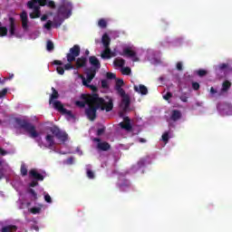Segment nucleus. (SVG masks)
<instances>
[{
	"label": "nucleus",
	"instance_id": "nucleus-5",
	"mask_svg": "<svg viewBox=\"0 0 232 232\" xmlns=\"http://www.w3.org/2000/svg\"><path fill=\"white\" fill-rule=\"evenodd\" d=\"M89 63L92 68H91L89 72H87V79L85 80L86 84L92 82V81L95 79L97 70H101V62L96 58V56H90Z\"/></svg>",
	"mask_w": 232,
	"mask_h": 232
},
{
	"label": "nucleus",
	"instance_id": "nucleus-55",
	"mask_svg": "<svg viewBox=\"0 0 232 232\" xmlns=\"http://www.w3.org/2000/svg\"><path fill=\"white\" fill-rule=\"evenodd\" d=\"M76 106H79L80 108H84V106H86V102L77 101Z\"/></svg>",
	"mask_w": 232,
	"mask_h": 232
},
{
	"label": "nucleus",
	"instance_id": "nucleus-38",
	"mask_svg": "<svg viewBox=\"0 0 232 232\" xmlns=\"http://www.w3.org/2000/svg\"><path fill=\"white\" fill-rule=\"evenodd\" d=\"M122 75H130L131 73V69L130 67H124L121 69Z\"/></svg>",
	"mask_w": 232,
	"mask_h": 232
},
{
	"label": "nucleus",
	"instance_id": "nucleus-28",
	"mask_svg": "<svg viewBox=\"0 0 232 232\" xmlns=\"http://www.w3.org/2000/svg\"><path fill=\"white\" fill-rule=\"evenodd\" d=\"M113 64H114V66H116L118 68H122L124 66V64H126V60H124L122 58H116L113 61Z\"/></svg>",
	"mask_w": 232,
	"mask_h": 232
},
{
	"label": "nucleus",
	"instance_id": "nucleus-62",
	"mask_svg": "<svg viewBox=\"0 0 232 232\" xmlns=\"http://www.w3.org/2000/svg\"><path fill=\"white\" fill-rule=\"evenodd\" d=\"M11 79H14V74H11L9 77H7V78H4V81H5V82H6V81H8V80H11Z\"/></svg>",
	"mask_w": 232,
	"mask_h": 232
},
{
	"label": "nucleus",
	"instance_id": "nucleus-22",
	"mask_svg": "<svg viewBox=\"0 0 232 232\" xmlns=\"http://www.w3.org/2000/svg\"><path fill=\"white\" fill-rule=\"evenodd\" d=\"M45 140L48 143L49 150H52V148H53V146H55V140L53 138V135L47 134L45 137Z\"/></svg>",
	"mask_w": 232,
	"mask_h": 232
},
{
	"label": "nucleus",
	"instance_id": "nucleus-54",
	"mask_svg": "<svg viewBox=\"0 0 232 232\" xmlns=\"http://www.w3.org/2000/svg\"><path fill=\"white\" fill-rule=\"evenodd\" d=\"M6 93H8V89H3L2 91H0V99H3V97H5Z\"/></svg>",
	"mask_w": 232,
	"mask_h": 232
},
{
	"label": "nucleus",
	"instance_id": "nucleus-33",
	"mask_svg": "<svg viewBox=\"0 0 232 232\" xmlns=\"http://www.w3.org/2000/svg\"><path fill=\"white\" fill-rule=\"evenodd\" d=\"M86 175L88 177V179H95V172H93L92 169H87L86 170Z\"/></svg>",
	"mask_w": 232,
	"mask_h": 232
},
{
	"label": "nucleus",
	"instance_id": "nucleus-61",
	"mask_svg": "<svg viewBox=\"0 0 232 232\" xmlns=\"http://www.w3.org/2000/svg\"><path fill=\"white\" fill-rule=\"evenodd\" d=\"M110 55H111V57H117V53L111 50Z\"/></svg>",
	"mask_w": 232,
	"mask_h": 232
},
{
	"label": "nucleus",
	"instance_id": "nucleus-14",
	"mask_svg": "<svg viewBox=\"0 0 232 232\" xmlns=\"http://www.w3.org/2000/svg\"><path fill=\"white\" fill-rule=\"evenodd\" d=\"M120 191H128L131 188V183L128 179H122L118 183Z\"/></svg>",
	"mask_w": 232,
	"mask_h": 232
},
{
	"label": "nucleus",
	"instance_id": "nucleus-25",
	"mask_svg": "<svg viewBox=\"0 0 232 232\" xmlns=\"http://www.w3.org/2000/svg\"><path fill=\"white\" fill-rule=\"evenodd\" d=\"M227 70H231V65H229V63H219L216 67V72H226Z\"/></svg>",
	"mask_w": 232,
	"mask_h": 232
},
{
	"label": "nucleus",
	"instance_id": "nucleus-41",
	"mask_svg": "<svg viewBox=\"0 0 232 232\" xmlns=\"http://www.w3.org/2000/svg\"><path fill=\"white\" fill-rule=\"evenodd\" d=\"M188 93L187 92H183L182 94H181V96L179 97V99H180V101L182 102H188Z\"/></svg>",
	"mask_w": 232,
	"mask_h": 232
},
{
	"label": "nucleus",
	"instance_id": "nucleus-20",
	"mask_svg": "<svg viewBox=\"0 0 232 232\" xmlns=\"http://www.w3.org/2000/svg\"><path fill=\"white\" fill-rule=\"evenodd\" d=\"M134 92L140 93L141 95H148V87L145 85L140 84L139 86H134Z\"/></svg>",
	"mask_w": 232,
	"mask_h": 232
},
{
	"label": "nucleus",
	"instance_id": "nucleus-44",
	"mask_svg": "<svg viewBox=\"0 0 232 232\" xmlns=\"http://www.w3.org/2000/svg\"><path fill=\"white\" fill-rule=\"evenodd\" d=\"M20 17H21V21H28V14H26L25 11H24L21 14Z\"/></svg>",
	"mask_w": 232,
	"mask_h": 232
},
{
	"label": "nucleus",
	"instance_id": "nucleus-40",
	"mask_svg": "<svg viewBox=\"0 0 232 232\" xmlns=\"http://www.w3.org/2000/svg\"><path fill=\"white\" fill-rule=\"evenodd\" d=\"M52 26L53 27V22L48 20L47 23L44 25L46 30H52Z\"/></svg>",
	"mask_w": 232,
	"mask_h": 232
},
{
	"label": "nucleus",
	"instance_id": "nucleus-52",
	"mask_svg": "<svg viewBox=\"0 0 232 232\" xmlns=\"http://www.w3.org/2000/svg\"><path fill=\"white\" fill-rule=\"evenodd\" d=\"M44 200H45V202H47L48 204H52V197H50V194H45V195H44Z\"/></svg>",
	"mask_w": 232,
	"mask_h": 232
},
{
	"label": "nucleus",
	"instance_id": "nucleus-9",
	"mask_svg": "<svg viewBox=\"0 0 232 232\" xmlns=\"http://www.w3.org/2000/svg\"><path fill=\"white\" fill-rule=\"evenodd\" d=\"M50 131L56 137V139H58V140H61L62 142H66V140H68V134L65 131L61 130L59 127L53 126L50 128Z\"/></svg>",
	"mask_w": 232,
	"mask_h": 232
},
{
	"label": "nucleus",
	"instance_id": "nucleus-47",
	"mask_svg": "<svg viewBox=\"0 0 232 232\" xmlns=\"http://www.w3.org/2000/svg\"><path fill=\"white\" fill-rule=\"evenodd\" d=\"M116 77H117V75H115V73H113V72H107L106 73V78L107 79L111 80V79H116Z\"/></svg>",
	"mask_w": 232,
	"mask_h": 232
},
{
	"label": "nucleus",
	"instance_id": "nucleus-27",
	"mask_svg": "<svg viewBox=\"0 0 232 232\" xmlns=\"http://www.w3.org/2000/svg\"><path fill=\"white\" fill-rule=\"evenodd\" d=\"M9 23H10V34L11 35H15V19L14 17L9 18Z\"/></svg>",
	"mask_w": 232,
	"mask_h": 232
},
{
	"label": "nucleus",
	"instance_id": "nucleus-12",
	"mask_svg": "<svg viewBox=\"0 0 232 232\" xmlns=\"http://www.w3.org/2000/svg\"><path fill=\"white\" fill-rule=\"evenodd\" d=\"M124 122H120V127L121 130H125L126 131H131L133 130V126H131V120L129 117L123 118Z\"/></svg>",
	"mask_w": 232,
	"mask_h": 232
},
{
	"label": "nucleus",
	"instance_id": "nucleus-13",
	"mask_svg": "<svg viewBox=\"0 0 232 232\" xmlns=\"http://www.w3.org/2000/svg\"><path fill=\"white\" fill-rule=\"evenodd\" d=\"M88 63V58L85 56H81L76 59V70H81V68L86 67V64Z\"/></svg>",
	"mask_w": 232,
	"mask_h": 232
},
{
	"label": "nucleus",
	"instance_id": "nucleus-1",
	"mask_svg": "<svg viewBox=\"0 0 232 232\" xmlns=\"http://www.w3.org/2000/svg\"><path fill=\"white\" fill-rule=\"evenodd\" d=\"M82 99L85 101L89 108L85 110V115L89 121H95L97 119V110L101 109V104H104V98L99 97V94H82Z\"/></svg>",
	"mask_w": 232,
	"mask_h": 232
},
{
	"label": "nucleus",
	"instance_id": "nucleus-42",
	"mask_svg": "<svg viewBox=\"0 0 232 232\" xmlns=\"http://www.w3.org/2000/svg\"><path fill=\"white\" fill-rule=\"evenodd\" d=\"M105 131H106V127H102V128L97 130L96 135L98 137H101V135H102Z\"/></svg>",
	"mask_w": 232,
	"mask_h": 232
},
{
	"label": "nucleus",
	"instance_id": "nucleus-6",
	"mask_svg": "<svg viewBox=\"0 0 232 232\" xmlns=\"http://www.w3.org/2000/svg\"><path fill=\"white\" fill-rule=\"evenodd\" d=\"M72 10H73V5L72 2L62 0V5L58 6L57 14L65 19H68L72 15Z\"/></svg>",
	"mask_w": 232,
	"mask_h": 232
},
{
	"label": "nucleus",
	"instance_id": "nucleus-60",
	"mask_svg": "<svg viewBox=\"0 0 232 232\" xmlns=\"http://www.w3.org/2000/svg\"><path fill=\"white\" fill-rule=\"evenodd\" d=\"M7 151L5 150V149H0V155H2L3 157H5V155H7Z\"/></svg>",
	"mask_w": 232,
	"mask_h": 232
},
{
	"label": "nucleus",
	"instance_id": "nucleus-32",
	"mask_svg": "<svg viewBox=\"0 0 232 232\" xmlns=\"http://www.w3.org/2000/svg\"><path fill=\"white\" fill-rule=\"evenodd\" d=\"M8 35V29L5 26L0 27V37Z\"/></svg>",
	"mask_w": 232,
	"mask_h": 232
},
{
	"label": "nucleus",
	"instance_id": "nucleus-11",
	"mask_svg": "<svg viewBox=\"0 0 232 232\" xmlns=\"http://www.w3.org/2000/svg\"><path fill=\"white\" fill-rule=\"evenodd\" d=\"M121 55H122L123 57H130L133 63L139 62V57H137V52L131 50V47L124 48Z\"/></svg>",
	"mask_w": 232,
	"mask_h": 232
},
{
	"label": "nucleus",
	"instance_id": "nucleus-63",
	"mask_svg": "<svg viewBox=\"0 0 232 232\" xmlns=\"http://www.w3.org/2000/svg\"><path fill=\"white\" fill-rule=\"evenodd\" d=\"M48 19V15L46 14H44L42 17H41V21H46Z\"/></svg>",
	"mask_w": 232,
	"mask_h": 232
},
{
	"label": "nucleus",
	"instance_id": "nucleus-21",
	"mask_svg": "<svg viewBox=\"0 0 232 232\" xmlns=\"http://www.w3.org/2000/svg\"><path fill=\"white\" fill-rule=\"evenodd\" d=\"M110 53H111V49L110 47H104V50L101 53L102 59L104 61L111 59Z\"/></svg>",
	"mask_w": 232,
	"mask_h": 232
},
{
	"label": "nucleus",
	"instance_id": "nucleus-10",
	"mask_svg": "<svg viewBox=\"0 0 232 232\" xmlns=\"http://www.w3.org/2000/svg\"><path fill=\"white\" fill-rule=\"evenodd\" d=\"M79 55H81V47L75 44L70 49V53L66 55L67 63H73Z\"/></svg>",
	"mask_w": 232,
	"mask_h": 232
},
{
	"label": "nucleus",
	"instance_id": "nucleus-29",
	"mask_svg": "<svg viewBox=\"0 0 232 232\" xmlns=\"http://www.w3.org/2000/svg\"><path fill=\"white\" fill-rule=\"evenodd\" d=\"M81 77H82L83 86H86V88H90V90H92L93 93L97 92V86L93 84L86 83V78H84L83 76H81Z\"/></svg>",
	"mask_w": 232,
	"mask_h": 232
},
{
	"label": "nucleus",
	"instance_id": "nucleus-4",
	"mask_svg": "<svg viewBox=\"0 0 232 232\" xmlns=\"http://www.w3.org/2000/svg\"><path fill=\"white\" fill-rule=\"evenodd\" d=\"M14 121L17 124L18 128H21V130H24V131H27V133L30 134L31 139H37V137H39V132H37V130H35V125L30 123L28 120L15 118Z\"/></svg>",
	"mask_w": 232,
	"mask_h": 232
},
{
	"label": "nucleus",
	"instance_id": "nucleus-34",
	"mask_svg": "<svg viewBox=\"0 0 232 232\" xmlns=\"http://www.w3.org/2000/svg\"><path fill=\"white\" fill-rule=\"evenodd\" d=\"M122 86H124V80L122 79H118L116 81V85H115V90L119 89V88H122Z\"/></svg>",
	"mask_w": 232,
	"mask_h": 232
},
{
	"label": "nucleus",
	"instance_id": "nucleus-58",
	"mask_svg": "<svg viewBox=\"0 0 232 232\" xmlns=\"http://www.w3.org/2000/svg\"><path fill=\"white\" fill-rule=\"evenodd\" d=\"M53 64H56L57 66H63V62L60 60H54Z\"/></svg>",
	"mask_w": 232,
	"mask_h": 232
},
{
	"label": "nucleus",
	"instance_id": "nucleus-57",
	"mask_svg": "<svg viewBox=\"0 0 232 232\" xmlns=\"http://www.w3.org/2000/svg\"><path fill=\"white\" fill-rule=\"evenodd\" d=\"M218 93V91L217 89H214L213 87L210 88V94L211 95H217Z\"/></svg>",
	"mask_w": 232,
	"mask_h": 232
},
{
	"label": "nucleus",
	"instance_id": "nucleus-36",
	"mask_svg": "<svg viewBox=\"0 0 232 232\" xmlns=\"http://www.w3.org/2000/svg\"><path fill=\"white\" fill-rule=\"evenodd\" d=\"M162 140L163 142H165V144H167V142L169 141V132L166 131L162 134Z\"/></svg>",
	"mask_w": 232,
	"mask_h": 232
},
{
	"label": "nucleus",
	"instance_id": "nucleus-31",
	"mask_svg": "<svg viewBox=\"0 0 232 232\" xmlns=\"http://www.w3.org/2000/svg\"><path fill=\"white\" fill-rule=\"evenodd\" d=\"M98 25L100 26V28H106L108 26V23L104 18H102L99 20Z\"/></svg>",
	"mask_w": 232,
	"mask_h": 232
},
{
	"label": "nucleus",
	"instance_id": "nucleus-19",
	"mask_svg": "<svg viewBox=\"0 0 232 232\" xmlns=\"http://www.w3.org/2000/svg\"><path fill=\"white\" fill-rule=\"evenodd\" d=\"M63 21L64 19L61 18V14H57L53 19V28H59Z\"/></svg>",
	"mask_w": 232,
	"mask_h": 232
},
{
	"label": "nucleus",
	"instance_id": "nucleus-45",
	"mask_svg": "<svg viewBox=\"0 0 232 232\" xmlns=\"http://www.w3.org/2000/svg\"><path fill=\"white\" fill-rule=\"evenodd\" d=\"M102 88L108 90L110 88V85L108 84V81L106 80H102Z\"/></svg>",
	"mask_w": 232,
	"mask_h": 232
},
{
	"label": "nucleus",
	"instance_id": "nucleus-50",
	"mask_svg": "<svg viewBox=\"0 0 232 232\" xmlns=\"http://www.w3.org/2000/svg\"><path fill=\"white\" fill-rule=\"evenodd\" d=\"M22 27L24 30H28V20H22Z\"/></svg>",
	"mask_w": 232,
	"mask_h": 232
},
{
	"label": "nucleus",
	"instance_id": "nucleus-37",
	"mask_svg": "<svg viewBox=\"0 0 232 232\" xmlns=\"http://www.w3.org/2000/svg\"><path fill=\"white\" fill-rule=\"evenodd\" d=\"M53 48H54V45H53V42H52V41H47V44H46V50L48 51V52H52V50H53Z\"/></svg>",
	"mask_w": 232,
	"mask_h": 232
},
{
	"label": "nucleus",
	"instance_id": "nucleus-18",
	"mask_svg": "<svg viewBox=\"0 0 232 232\" xmlns=\"http://www.w3.org/2000/svg\"><path fill=\"white\" fill-rule=\"evenodd\" d=\"M182 119V112L179 110H173L170 115V121L177 122V121H180Z\"/></svg>",
	"mask_w": 232,
	"mask_h": 232
},
{
	"label": "nucleus",
	"instance_id": "nucleus-15",
	"mask_svg": "<svg viewBox=\"0 0 232 232\" xmlns=\"http://www.w3.org/2000/svg\"><path fill=\"white\" fill-rule=\"evenodd\" d=\"M218 108L223 111L225 115H232V104L231 103H224L219 105Z\"/></svg>",
	"mask_w": 232,
	"mask_h": 232
},
{
	"label": "nucleus",
	"instance_id": "nucleus-43",
	"mask_svg": "<svg viewBox=\"0 0 232 232\" xmlns=\"http://www.w3.org/2000/svg\"><path fill=\"white\" fill-rule=\"evenodd\" d=\"M73 68H75V67L72 64V63H69V62H68V63H66V64L64 65L63 70H66V71H68V70H73Z\"/></svg>",
	"mask_w": 232,
	"mask_h": 232
},
{
	"label": "nucleus",
	"instance_id": "nucleus-24",
	"mask_svg": "<svg viewBox=\"0 0 232 232\" xmlns=\"http://www.w3.org/2000/svg\"><path fill=\"white\" fill-rule=\"evenodd\" d=\"M102 43L104 48H110V44L111 43V39L108 35V34H104L102 37Z\"/></svg>",
	"mask_w": 232,
	"mask_h": 232
},
{
	"label": "nucleus",
	"instance_id": "nucleus-53",
	"mask_svg": "<svg viewBox=\"0 0 232 232\" xmlns=\"http://www.w3.org/2000/svg\"><path fill=\"white\" fill-rule=\"evenodd\" d=\"M29 193L30 195H32L34 197V198L36 200L37 198V192H35V190L34 188H30L29 189Z\"/></svg>",
	"mask_w": 232,
	"mask_h": 232
},
{
	"label": "nucleus",
	"instance_id": "nucleus-46",
	"mask_svg": "<svg viewBox=\"0 0 232 232\" xmlns=\"http://www.w3.org/2000/svg\"><path fill=\"white\" fill-rule=\"evenodd\" d=\"M56 72H57V73H59V75H64V67L58 66L56 68Z\"/></svg>",
	"mask_w": 232,
	"mask_h": 232
},
{
	"label": "nucleus",
	"instance_id": "nucleus-64",
	"mask_svg": "<svg viewBox=\"0 0 232 232\" xmlns=\"http://www.w3.org/2000/svg\"><path fill=\"white\" fill-rule=\"evenodd\" d=\"M139 142L144 143V142H146V139L139 138Z\"/></svg>",
	"mask_w": 232,
	"mask_h": 232
},
{
	"label": "nucleus",
	"instance_id": "nucleus-39",
	"mask_svg": "<svg viewBox=\"0 0 232 232\" xmlns=\"http://www.w3.org/2000/svg\"><path fill=\"white\" fill-rule=\"evenodd\" d=\"M30 211L33 213V215H39V213H41V208L34 207L30 209Z\"/></svg>",
	"mask_w": 232,
	"mask_h": 232
},
{
	"label": "nucleus",
	"instance_id": "nucleus-49",
	"mask_svg": "<svg viewBox=\"0 0 232 232\" xmlns=\"http://www.w3.org/2000/svg\"><path fill=\"white\" fill-rule=\"evenodd\" d=\"M192 88L197 92L198 90H200V84L197 82H192Z\"/></svg>",
	"mask_w": 232,
	"mask_h": 232
},
{
	"label": "nucleus",
	"instance_id": "nucleus-16",
	"mask_svg": "<svg viewBox=\"0 0 232 232\" xmlns=\"http://www.w3.org/2000/svg\"><path fill=\"white\" fill-rule=\"evenodd\" d=\"M229 88H231V82L226 80L222 83L221 91L218 93V95H222V93H227L229 92Z\"/></svg>",
	"mask_w": 232,
	"mask_h": 232
},
{
	"label": "nucleus",
	"instance_id": "nucleus-26",
	"mask_svg": "<svg viewBox=\"0 0 232 232\" xmlns=\"http://www.w3.org/2000/svg\"><path fill=\"white\" fill-rule=\"evenodd\" d=\"M98 150H101V151H108L110 150L111 146L110 143L103 141L97 144Z\"/></svg>",
	"mask_w": 232,
	"mask_h": 232
},
{
	"label": "nucleus",
	"instance_id": "nucleus-56",
	"mask_svg": "<svg viewBox=\"0 0 232 232\" xmlns=\"http://www.w3.org/2000/svg\"><path fill=\"white\" fill-rule=\"evenodd\" d=\"M65 164L72 166V164H73V157H70L69 159H67Z\"/></svg>",
	"mask_w": 232,
	"mask_h": 232
},
{
	"label": "nucleus",
	"instance_id": "nucleus-23",
	"mask_svg": "<svg viewBox=\"0 0 232 232\" xmlns=\"http://www.w3.org/2000/svg\"><path fill=\"white\" fill-rule=\"evenodd\" d=\"M18 229L15 225H7L1 228L0 232H16Z\"/></svg>",
	"mask_w": 232,
	"mask_h": 232
},
{
	"label": "nucleus",
	"instance_id": "nucleus-59",
	"mask_svg": "<svg viewBox=\"0 0 232 232\" xmlns=\"http://www.w3.org/2000/svg\"><path fill=\"white\" fill-rule=\"evenodd\" d=\"M177 70H179V72H182V63L179 62L177 63Z\"/></svg>",
	"mask_w": 232,
	"mask_h": 232
},
{
	"label": "nucleus",
	"instance_id": "nucleus-3",
	"mask_svg": "<svg viewBox=\"0 0 232 232\" xmlns=\"http://www.w3.org/2000/svg\"><path fill=\"white\" fill-rule=\"evenodd\" d=\"M48 0H30L27 2V8L33 10L29 14L31 19H39L41 17V6H46Z\"/></svg>",
	"mask_w": 232,
	"mask_h": 232
},
{
	"label": "nucleus",
	"instance_id": "nucleus-2",
	"mask_svg": "<svg viewBox=\"0 0 232 232\" xmlns=\"http://www.w3.org/2000/svg\"><path fill=\"white\" fill-rule=\"evenodd\" d=\"M52 92L53 93L50 95L49 104H53V108L59 111V113H62V115H68V117L73 119V113H72V111L65 109L64 105H63V102L60 101H55V99H59V92H57L53 87H52Z\"/></svg>",
	"mask_w": 232,
	"mask_h": 232
},
{
	"label": "nucleus",
	"instance_id": "nucleus-17",
	"mask_svg": "<svg viewBox=\"0 0 232 232\" xmlns=\"http://www.w3.org/2000/svg\"><path fill=\"white\" fill-rule=\"evenodd\" d=\"M100 109L102 110V111H104V110L106 111H111V110H113V100H109V102L107 103L101 104Z\"/></svg>",
	"mask_w": 232,
	"mask_h": 232
},
{
	"label": "nucleus",
	"instance_id": "nucleus-51",
	"mask_svg": "<svg viewBox=\"0 0 232 232\" xmlns=\"http://www.w3.org/2000/svg\"><path fill=\"white\" fill-rule=\"evenodd\" d=\"M46 5H47V6H48L49 8H53V9L55 8V2H53V1H52V0H49Z\"/></svg>",
	"mask_w": 232,
	"mask_h": 232
},
{
	"label": "nucleus",
	"instance_id": "nucleus-48",
	"mask_svg": "<svg viewBox=\"0 0 232 232\" xmlns=\"http://www.w3.org/2000/svg\"><path fill=\"white\" fill-rule=\"evenodd\" d=\"M171 97H173V93L168 92L164 96H163V99L165 101H169V99H171Z\"/></svg>",
	"mask_w": 232,
	"mask_h": 232
},
{
	"label": "nucleus",
	"instance_id": "nucleus-7",
	"mask_svg": "<svg viewBox=\"0 0 232 232\" xmlns=\"http://www.w3.org/2000/svg\"><path fill=\"white\" fill-rule=\"evenodd\" d=\"M117 93L121 97V108H122L123 112L125 113L130 109V104H131V100L130 95L126 93V91L122 88L115 89Z\"/></svg>",
	"mask_w": 232,
	"mask_h": 232
},
{
	"label": "nucleus",
	"instance_id": "nucleus-8",
	"mask_svg": "<svg viewBox=\"0 0 232 232\" xmlns=\"http://www.w3.org/2000/svg\"><path fill=\"white\" fill-rule=\"evenodd\" d=\"M29 178L34 179L30 182V184H29L30 188H35V186H39L38 180H40V181L44 180V176H43V174L37 172V170H35V169H32L29 171Z\"/></svg>",
	"mask_w": 232,
	"mask_h": 232
},
{
	"label": "nucleus",
	"instance_id": "nucleus-30",
	"mask_svg": "<svg viewBox=\"0 0 232 232\" xmlns=\"http://www.w3.org/2000/svg\"><path fill=\"white\" fill-rule=\"evenodd\" d=\"M20 171H21L22 177H26V175H28V169L26 168V165L24 164L21 165Z\"/></svg>",
	"mask_w": 232,
	"mask_h": 232
},
{
	"label": "nucleus",
	"instance_id": "nucleus-35",
	"mask_svg": "<svg viewBox=\"0 0 232 232\" xmlns=\"http://www.w3.org/2000/svg\"><path fill=\"white\" fill-rule=\"evenodd\" d=\"M197 75H198V77H206V75H208V72L204 69H199L197 71Z\"/></svg>",
	"mask_w": 232,
	"mask_h": 232
}]
</instances>
